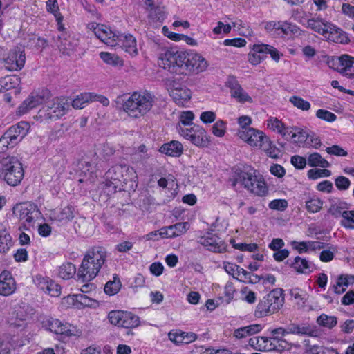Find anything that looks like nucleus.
<instances>
[{"instance_id":"obj_1","label":"nucleus","mask_w":354,"mask_h":354,"mask_svg":"<svg viewBox=\"0 0 354 354\" xmlns=\"http://www.w3.org/2000/svg\"><path fill=\"white\" fill-rule=\"evenodd\" d=\"M159 59V64L172 73H198L207 67V62L201 55L175 48L165 50L160 53Z\"/></svg>"},{"instance_id":"obj_2","label":"nucleus","mask_w":354,"mask_h":354,"mask_svg":"<svg viewBox=\"0 0 354 354\" xmlns=\"http://www.w3.org/2000/svg\"><path fill=\"white\" fill-rule=\"evenodd\" d=\"M106 257V251L102 246H94L89 249L78 269V279L83 282L93 280L105 263Z\"/></svg>"},{"instance_id":"obj_3","label":"nucleus","mask_w":354,"mask_h":354,"mask_svg":"<svg viewBox=\"0 0 354 354\" xmlns=\"http://www.w3.org/2000/svg\"><path fill=\"white\" fill-rule=\"evenodd\" d=\"M122 101V108L129 116L138 118L146 115L153 106L155 97L149 91L133 92L130 96L118 97Z\"/></svg>"},{"instance_id":"obj_4","label":"nucleus","mask_w":354,"mask_h":354,"mask_svg":"<svg viewBox=\"0 0 354 354\" xmlns=\"http://www.w3.org/2000/svg\"><path fill=\"white\" fill-rule=\"evenodd\" d=\"M95 36L110 46H119L131 55L138 53L136 40L131 35L116 34L109 28L97 24L93 28Z\"/></svg>"},{"instance_id":"obj_5","label":"nucleus","mask_w":354,"mask_h":354,"mask_svg":"<svg viewBox=\"0 0 354 354\" xmlns=\"http://www.w3.org/2000/svg\"><path fill=\"white\" fill-rule=\"evenodd\" d=\"M24 171L21 161L15 156H7L0 159V179L10 186H17L23 180Z\"/></svg>"},{"instance_id":"obj_6","label":"nucleus","mask_w":354,"mask_h":354,"mask_svg":"<svg viewBox=\"0 0 354 354\" xmlns=\"http://www.w3.org/2000/svg\"><path fill=\"white\" fill-rule=\"evenodd\" d=\"M283 292L281 288H276L263 297L257 306L255 316L263 317L277 312L284 304Z\"/></svg>"},{"instance_id":"obj_7","label":"nucleus","mask_w":354,"mask_h":354,"mask_svg":"<svg viewBox=\"0 0 354 354\" xmlns=\"http://www.w3.org/2000/svg\"><path fill=\"white\" fill-rule=\"evenodd\" d=\"M70 106L71 100L68 97H57L48 102L39 113L45 120L55 121L66 114Z\"/></svg>"},{"instance_id":"obj_8","label":"nucleus","mask_w":354,"mask_h":354,"mask_svg":"<svg viewBox=\"0 0 354 354\" xmlns=\"http://www.w3.org/2000/svg\"><path fill=\"white\" fill-rule=\"evenodd\" d=\"M176 128L181 136L197 147H205L209 144V136L200 125L193 124L191 127H183L178 124Z\"/></svg>"},{"instance_id":"obj_9","label":"nucleus","mask_w":354,"mask_h":354,"mask_svg":"<svg viewBox=\"0 0 354 354\" xmlns=\"http://www.w3.org/2000/svg\"><path fill=\"white\" fill-rule=\"evenodd\" d=\"M327 64L330 68L338 71L344 76L354 79V57L348 55L328 57Z\"/></svg>"},{"instance_id":"obj_10","label":"nucleus","mask_w":354,"mask_h":354,"mask_svg":"<svg viewBox=\"0 0 354 354\" xmlns=\"http://www.w3.org/2000/svg\"><path fill=\"white\" fill-rule=\"evenodd\" d=\"M32 309L25 303L18 304L13 306L9 314L8 323L14 328L24 326L26 321L30 317Z\"/></svg>"},{"instance_id":"obj_11","label":"nucleus","mask_w":354,"mask_h":354,"mask_svg":"<svg viewBox=\"0 0 354 354\" xmlns=\"http://www.w3.org/2000/svg\"><path fill=\"white\" fill-rule=\"evenodd\" d=\"M50 97V93L47 89H41L37 93H32L18 107L17 113L19 115L26 113L30 110L46 102Z\"/></svg>"},{"instance_id":"obj_12","label":"nucleus","mask_w":354,"mask_h":354,"mask_svg":"<svg viewBox=\"0 0 354 354\" xmlns=\"http://www.w3.org/2000/svg\"><path fill=\"white\" fill-rule=\"evenodd\" d=\"M13 213L28 225L35 223V219L40 214L37 205L31 203H23L17 204L13 207Z\"/></svg>"},{"instance_id":"obj_13","label":"nucleus","mask_w":354,"mask_h":354,"mask_svg":"<svg viewBox=\"0 0 354 354\" xmlns=\"http://www.w3.org/2000/svg\"><path fill=\"white\" fill-rule=\"evenodd\" d=\"M310 14L303 13L299 16L298 21L303 26L310 29L313 31L324 36L327 31V27L330 22H328L320 17H309Z\"/></svg>"},{"instance_id":"obj_14","label":"nucleus","mask_w":354,"mask_h":354,"mask_svg":"<svg viewBox=\"0 0 354 354\" xmlns=\"http://www.w3.org/2000/svg\"><path fill=\"white\" fill-rule=\"evenodd\" d=\"M239 136L254 147H260L264 142V140L268 138L261 131L251 127L239 131Z\"/></svg>"},{"instance_id":"obj_15","label":"nucleus","mask_w":354,"mask_h":354,"mask_svg":"<svg viewBox=\"0 0 354 354\" xmlns=\"http://www.w3.org/2000/svg\"><path fill=\"white\" fill-rule=\"evenodd\" d=\"M3 60L6 64V69L11 71H17L21 70L24 66L26 55L24 51L13 49L8 53L7 57Z\"/></svg>"},{"instance_id":"obj_16","label":"nucleus","mask_w":354,"mask_h":354,"mask_svg":"<svg viewBox=\"0 0 354 354\" xmlns=\"http://www.w3.org/2000/svg\"><path fill=\"white\" fill-rule=\"evenodd\" d=\"M240 183L243 187L257 196L265 194V188L262 185H257L255 188L252 185V181L255 182V175L250 172L241 171L239 175Z\"/></svg>"},{"instance_id":"obj_17","label":"nucleus","mask_w":354,"mask_h":354,"mask_svg":"<svg viewBox=\"0 0 354 354\" xmlns=\"http://www.w3.org/2000/svg\"><path fill=\"white\" fill-rule=\"evenodd\" d=\"M326 34L324 37L329 41L337 44H347L350 41L347 34L336 26L329 23Z\"/></svg>"},{"instance_id":"obj_18","label":"nucleus","mask_w":354,"mask_h":354,"mask_svg":"<svg viewBox=\"0 0 354 354\" xmlns=\"http://www.w3.org/2000/svg\"><path fill=\"white\" fill-rule=\"evenodd\" d=\"M201 243L207 250L214 252H223L225 250V245L217 235L208 233L200 239Z\"/></svg>"},{"instance_id":"obj_19","label":"nucleus","mask_w":354,"mask_h":354,"mask_svg":"<svg viewBox=\"0 0 354 354\" xmlns=\"http://www.w3.org/2000/svg\"><path fill=\"white\" fill-rule=\"evenodd\" d=\"M30 125L27 122L21 121L10 127L6 133L16 145L28 133Z\"/></svg>"},{"instance_id":"obj_20","label":"nucleus","mask_w":354,"mask_h":354,"mask_svg":"<svg viewBox=\"0 0 354 354\" xmlns=\"http://www.w3.org/2000/svg\"><path fill=\"white\" fill-rule=\"evenodd\" d=\"M75 208L71 205H68L62 209L52 211L50 218L51 221L65 224L72 221L75 216Z\"/></svg>"},{"instance_id":"obj_21","label":"nucleus","mask_w":354,"mask_h":354,"mask_svg":"<svg viewBox=\"0 0 354 354\" xmlns=\"http://www.w3.org/2000/svg\"><path fill=\"white\" fill-rule=\"evenodd\" d=\"M16 289V284L14 278L9 272H3L0 274V295L9 296Z\"/></svg>"},{"instance_id":"obj_22","label":"nucleus","mask_w":354,"mask_h":354,"mask_svg":"<svg viewBox=\"0 0 354 354\" xmlns=\"http://www.w3.org/2000/svg\"><path fill=\"white\" fill-rule=\"evenodd\" d=\"M286 264L292 268L297 272L304 274L310 272L314 267L312 262L299 256L295 257L293 260H287Z\"/></svg>"},{"instance_id":"obj_23","label":"nucleus","mask_w":354,"mask_h":354,"mask_svg":"<svg viewBox=\"0 0 354 354\" xmlns=\"http://www.w3.org/2000/svg\"><path fill=\"white\" fill-rule=\"evenodd\" d=\"M129 170L133 171V168L129 167L126 164L116 165L106 171L105 176L114 180L115 183H113V185H115L118 183H121L122 180H126V179L124 178L123 173L124 171H129Z\"/></svg>"},{"instance_id":"obj_24","label":"nucleus","mask_w":354,"mask_h":354,"mask_svg":"<svg viewBox=\"0 0 354 354\" xmlns=\"http://www.w3.org/2000/svg\"><path fill=\"white\" fill-rule=\"evenodd\" d=\"M170 96L176 104L183 106L191 99L192 92L185 86L176 87L171 90Z\"/></svg>"},{"instance_id":"obj_25","label":"nucleus","mask_w":354,"mask_h":354,"mask_svg":"<svg viewBox=\"0 0 354 354\" xmlns=\"http://www.w3.org/2000/svg\"><path fill=\"white\" fill-rule=\"evenodd\" d=\"M55 43L59 52L65 56H70L75 50V44H74L69 39L57 36L53 37Z\"/></svg>"},{"instance_id":"obj_26","label":"nucleus","mask_w":354,"mask_h":354,"mask_svg":"<svg viewBox=\"0 0 354 354\" xmlns=\"http://www.w3.org/2000/svg\"><path fill=\"white\" fill-rule=\"evenodd\" d=\"M183 147L182 144L176 140L165 143L160 149L161 153L173 157H179L183 153Z\"/></svg>"},{"instance_id":"obj_27","label":"nucleus","mask_w":354,"mask_h":354,"mask_svg":"<svg viewBox=\"0 0 354 354\" xmlns=\"http://www.w3.org/2000/svg\"><path fill=\"white\" fill-rule=\"evenodd\" d=\"M287 136H290L292 142L297 145L304 143L308 137V133L298 127H287Z\"/></svg>"},{"instance_id":"obj_28","label":"nucleus","mask_w":354,"mask_h":354,"mask_svg":"<svg viewBox=\"0 0 354 354\" xmlns=\"http://www.w3.org/2000/svg\"><path fill=\"white\" fill-rule=\"evenodd\" d=\"M50 331L56 333L70 336L73 335L71 326L68 323H62L59 319H54L49 324Z\"/></svg>"},{"instance_id":"obj_29","label":"nucleus","mask_w":354,"mask_h":354,"mask_svg":"<svg viewBox=\"0 0 354 354\" xmlns=\"http://www.w3.org/2000/svg\"><path fill=\"white\" fill-rule=\"evenodd\" d=\"M121 327L131 328L140 324L139 317L133 313L121 310Z\"/></svg>"},{"instance_id":"obj_30","label":"nucleus","mask_w":354,"mask_h":354,"mask_svg":"<svg viewBox=\"0 0 354 354\" xmlns=\"http://www.w3.org/2000/svg\"><path fill=\"white\" fill-rule=\"evenodd\" d=\"M73 299L74 301V306L79 309L85 307H95L97 304L96 300L83 293L74 295Z\"/></svg>"},{"instance_id":"obj_31","label":"nucleus","mask_w":354,"mask_h":354,"mask_svg":"<svg viewBox=\"0 0 354 354\" xmlns=\"http://www.w3.org/2000/svg\"><path fill=\"white\" fill-rule=\"evenodd\" d=\"M288 333L296 335L314 336L316 330L306 324H303L301 325L291 324L288 327Z\"/></svg>"},{"instance_id":"obj_32","label":"nucleus","mask_w":354,"mask_h":354,"mask_svg":"<svg viewBox=\"0 0 354 354\" xmlns=\"http://www.w3.org/2000/svg\"><path fill=\"white\" fill-rule=\"evenodd\" d=\"M262 326L260 324H253L239 328L234 332V336L237 339L244 338L246 336L256 334L261 331Z\"/></svg>"},{"instance_id":"obj_33","label":"nucleus","mask_w":354,"mask_h":354,"mask_svg":"<svg viewBox=\"0 0 354 354\" xmlns=\"http://www.w3.org/2000/svg\"><path fill=\"white\" fill-rule=\"evenodd\" d=\"M169 337L171 341L175 343H185L189 344L195 341L197 338L196 334L194 333H182L178 335L177 333L173 334L169 333Z\"/></svg>"},{"instance_id":"obj_34","label":"nucleus","mask_w":354,"mask_h":354,"mask_svg":"<svg viewBox=\"0 0 354 354\" xmlns=\"http://www.w3.org/2000/svg\"><path fill=\"white\" fill-rule=\"evenodd\" d=\"M11 236L6 227L0 223V253H6L11 246Z\"/></svg>"},{"instance_id":"obj_35","label":"nucleus","mask_w":354,"mask_h":354,"mask_svg":"<svg viewBox=\"0 0 354 354\" xmlns=\"http://www.w3.org/2000/svg\"><path fill=\"white\" fill-rule=\"evenodd\" d=\"M308 164L311 167H321L322 168H326L330 167V163L317 152L309 155L308 158Z\"/></svg>"},{"instance_id":"obj_36","label":"nucleus","mask_w":354,"mask_h":354,"mask_svg":"<svg viewBox=\"0 0 354 354\" xmlns=\"http://www.w3.org/2000/svg\"><path fill=\"white\" fill-rule=\"evenodd\" d=\"M91 93H83L78 95L73 101L71 100V106L76 109H82L86 106V105L91 102Z\"/></svg>"},{"instance_id":"obj_37","label":"nucleus","mask_w":354,"mask_h":354,"mask_svg":"<svg viewBox=\"0 0 354 354\" xmlns=\"http://www.w3.org/2000/svg\"><path fill=\"white\" fill-rule=\"evenodd\" d=\"M254 50L258 53H264L266 56V54H270L272 59L275 62H279L280 59L279 51L272 46L267 44L255 45Z\"/></svg>"},{"instance_id":"obj_38","label":"nucleus","mask_w":354,"mask_h":354,"mask_svg":"<svg viewBox=\"0 0 354 354\" xmlns=\"http://www.w3.org/2000/svg\"><path fill=\"white\" fill-rule=\"evenodd\" d=\"M76 272L75 265L71 263H65L59 268L58 275L63 279L72 278Z\"/></svg>"},{"instance_id":"obj_39","label":"nucleus","mask_w":354,"mask_h":354,"mask_svg":"<svg viewBox=\"0 0 354 354\" xmlns=\"http://www.w3.org/2000/svg\"><path fill=\"white\" fill-rule=\"evenodd\" d=\"M100 57L107 64L113 66H123L122 59L115 54L109 53L107 52H101Z\"/></svg>"},{"instance_id":"obj_40","label":"nucleus","mask_w":354,"mask_h":354,"mask_svg":"<svg viewBox=\"0 0 354 354\" xmlns=\"http://www.w3.org/2000/svg\"><path fill=\"white\" fill-rule=\"evenodd\" d=\"M146 10L149 13V18L153 21H162L166 17L164 8L156 6L154 4L149 8H146Z\"/></svg>"},{"instance_id":"obj_41","label":"nucleus","mask_w":354,"mask_h":354,"mask_svg":"<svg viewBox=\"0 0 354 354\" xmlns=\"http://www.w3.org/2000/svg\"><path fill=\"white\" fill-rule=\"evenodd\" d=\"M348 286V280L342 274L337 277V281L330 286L328 291L332 290L335 294L341 295L346 291Z\"/></svg>"},{"instance_id":"obj_42","label":"nucleus","mask_w":354,"mask_h":354,"mask_svg":"<svg viewBox=\"0 0 354 354\" xmlns=\"http://www.w3.org/2000/svg\"><path fill=\"white\" fill-rule=\"evenodd\" d=\"M260 147L263 148L268 156L272 158L277 159L280 156V150L275 145H272L268 138L264 140V142Z\"/></svg>"},{"instance_id":"obj_43","label":"nucleus","mask_w":354,"mask_h":354,"mask_svg":"<svg viewBox=\"0 0 354 354\" xmlns=\"http://www.w3.org/2000/svg\"><path fill=\"white\" fill-rule=\"evenodd\" d=\"M15 346L13 337L10 336H3L0 338V354H8Z\"/></svg>"},{"instance_id":"obj_44","label":"nucleus","mask_w":354,"mask_h":354,"mask_svg":"<svg viewBox=\"0 0 354 354\" xmlns=\"http://www.w3.org/2000/svg\"><path fill=\"white\" fill-rule=\"evenodd\" d=\"M317 323L322 326L332 328L337 324V319L335 316H328L322 314L317 319Z\"/></svg>"},{"instance_id":"obj_45","label":"nucleus","mask_w":354,"mask_h":354,"mask_svg":"<svg viewBox=\"0 0 354 354\" xmlns=\"http://www.w3.org/2000/svg\"><path fill=\"white\" fill-rule=\"evenodd\" d=\"M268 127L273 131H277L282 136H287V128L281 121L276 118H271L268 120Z\"/></svg>"},{"instance_id":"obj_46","label":"nucleus","mask_w":354,"mask_h":354,"mask_svg":"<svg viewBox=\"0 0 354 354\" xmlns=\"http://www.w3.org/2000/svg\"><path fill=\"white\" fill-rule=\"evenodd\" d=\"M188 222L177 223L174 225L169 226V229L171 231V237H176L185 233L189 228Z\"/></svg>"},{"instance_id":"obj_47","label":"nucleus","mask_w":354,"mask_h":354,"mask_svg":"<svg viewBox=\"0 0 354 354\" xmlns=\"http://www.w3.org/2000/svg\"><path fill=\"white\" fill-rule=\"evenodd\" d=\"M323 202L317 196H313L306 201V208L309 212H318L322 207Z\"/></svg>"},{"instance_id":"obj_48","label":"nucleus","mask_w":354,"mask_h":354,"mask_svg":"<svg viewBox=\"0 0 354 354\" xmlns=\"http://www.w3.org/2000/svg\"><path fill=\"white\" fill-rule=\"evenodd\" d=\"M346 205L345 202L335 203L330 205L328 212L335 218L342 216L344 218V213L348 212V210H344L346 208Z\"/></svg>"},{"instance_id":"obj_49","label":"nucleus","mask_w":354,"mask_h":354,"mask_svg":"<svg viewBox=\"0 0 354 354\" xmlns=\"http://www.w3.org/2000/svg\"><path fill=\"white\" fill-rule=\"evenodd\" d=\"M275 347L272 343V339L266 337H259L258 346L257 351H269Z\"/></svg>"},{"instance_id":"obj_50","label":"nucleus","mask_w":354,"mask_h":354,"mask_svg":"<svg viewBox=\"0 0 354 354\" xmlns=\"http://www.w3.org/2000/svg\"><path fill=\"white\" fill-rule=\"evenodd\" d=\"M121 288V282L120 279H114L108 281L104 286V292L109 295H114L118 292Z\"/></svg>"},{"instance_id":"obj_51","label":"nucleus","mask_w":354,"mask_h":354,"mask_svg":"<svg viewBox=\"0 0 354 354\" xmlns=\"http://www.w3.org/2000/svg\"><path fill=\"white\" fill-rule=\"evenodd\" d=\"M299 28L292 24L288 22H281V26L277 28V31H280L278 34H282V35H288L291 33L295 34L298 32Z\"/></svg>"},{"instance_id":"obj_52","label":"nucleus","mask_w":354,"mask_h":354,"mask_svg":"<svg viewBox=\"0 0 354 354\" xmlns=\"http://www.w3.org/2000/svg\"><path fill=\"white\" fill-rule=\"evenodd\" d=\"M340 223L344 227L354 230V210L346 212Z\"/></svg>"},{"instance_id":"obj_53","label":"nucleus","mask_w":354,"mask_h":354,"mask_svg":"<svg viewBox=\"0 0 354 354\" xmlns=\"http://www.w3.org/2000/svg\"><path fill=\"white\" fill-rule=\"evenodd\" d=\"M290 102L299 109L308 111L310 108V104L298 96H292L290 98Z\"/></svg>"},{"instance_id":"obj_54","label":"nucleus","mask_w":354,"mask_h":354,"mask_svg":"<svg viewBox=\"0 0 354 354\" xmlns=\"http://www.w3.org/2000/svg\"><path fill=\"white\" fill-rule=\"evenodd\" d=\"M231 96L236 99V100L241 103L245 102H252V100L250 96L241 87L236 91L231 93Z\"/></svg>"},{"instance_id":"obj_55","label":"nucleus","mask_w":354,"mask_h":354,"mask_svg":"<svg viewBox=\"0 0 354 354\" xmlns=\"http://www.w3.org/2000/svg\"><path fill=\"white\" fill-rule=\"evenodd\" d=\"M331 175V171L328 169H311L308 171V177L310 179L315 180L320 177H328Z\"/></svg>"},{"instance_id":"obj_56","label":"nucleus","mask_w":354,"mask_h":354,"mask_svg":"<svg viewBox=\"0 0 354 354\" xmlns=\"http://www.w3.org/2000/svg\"><path fill=\"white\" fill-rule=\"evenodd\" d=\"M226 124L223 120L216 122L212 128V133L217 137H222L225 135Z\"/></svg>"},{"instance_id":"obj_57","label":"nucleus","mask_w":354,"mask_h":354,"mask_svg":"<svg viewBox=\"0 0 354 354\" xmlns=\"http://www.w3.org/2000/svg\"><path fill=\"white\" fill-rule=\"evenodd\" d=\"M316 116L323 120L332 122L337 119V116L333 113L325 109H319L316 113Z\"/></svg>"},{"instance_id":"obj_58","label":"nucleus","mask_w":354,"mask_h":354,"mask_svg":"<svg viewBox=\"0 0 354 354\" xmlns=\"http://www.w3.org/2000/svg\"><path fill=\"white\" fill-rule=\"evenodd\" d=\"M326 151L329 155L336 156H346L348 155V152L337 145H334L331 147H326Z\"/></svg>"},{"instance_id":"obj_59","label":"nucleus","mask_w":354,"mask_h":354,"mask_svg":"<svg viewBox=\"0 0 354 354\" xmlns=\"http://www.w3.org/2000/svg\"><path fill=\"white\" fill-rule=\"evenodd\" d=\"M268 206L271 209L284 211L288 207V202L285 199H275L270 201Z\"/></svg>"},{"instance_id":"obj_60","label":"nucleus","mask_w":354,"mask_h":354,"mask_svg":"<svg viewBox=\"0 0 354 354\" xmlns=\"http://www.w3.org/2000/svg\"><path fill=\"white\" fill-rule=\"evenodd\" d=\"M10 138V136L7 135L6 132L0 138V153L10 147L12 148L16 145L15 142H12V140Z\"/></svg>"},{"instance_id":"obj_61","label":"nucleus","mask_w":354,"mask_h":354,"mask_svg":"<svg viewBox=\"0 0 354 354\" xmlns=\"http://www.w3.org/2000/svg\"><path fill=\"white\" fill-rule=\"evenodd\" d=\"M254 52L248 54V61L252 65H257L261 63L266 57L264 53H258L253 48Z\"/></svg>"},{"instance_id":"obj_62","label":"nucleus","mask_w":354,"mask_h":354,"mask_svg":"<svg viewBox=\"0 0 354 354\" xmlns=\"http://www.w3.org/2000/svg\"><path fill=\"white\" fill-rule=\"evenodd\" d=\"M335 184L339 190H347L350 185V180L344 176H339L335 180Z\"/></svg>"},{"instance_id":"obj_63","label":"nucleus","mask_w":354,"mask_h":354,"mask_svg":"<svg viewBox=\"0 0 354 354\" xmlns=\"http://www.w3.org/2000/svg\"><path fill=\"white\" fill-rule=\"evenodd\" d=\"M147 151L145 145H142L139 146L138 151L133 156V159L137 162L140 160V159H143V161L147 160L150 156V155L147 153Z\"/></svg>"},{"instance_id":"obj_64","label":"nucleus","mask_w":354,"mask_h":354,"mask_svg":"<svg viewBox=\"0 0 354 354\" xmlns=\"http://www.w3.org/2000/svg\"><path fill=\"white\" fill-rule=\"evenodd\" d=\"M121 310H112L108 315L111 324L121 327Z\"/></svg>"}]
</instances>
